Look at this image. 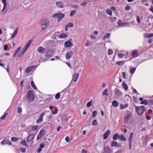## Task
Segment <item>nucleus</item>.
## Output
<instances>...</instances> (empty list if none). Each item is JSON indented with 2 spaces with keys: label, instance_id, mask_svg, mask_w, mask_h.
<instances>
[{
  "label": "nucleus",
  "instance_id": "obj_1",
  "mask_svg": "<svg viewBox=\"0 0 153 153\" xmlns=\"http://www.w3.org/2000/svg\"><path fill=\"white\" fill-rule=\"evenodd\" d=\"M26 98L28 101L30 102L33 101L35 98V96L33 91L32 90L28 91L26 95Z\"/></svg>",
  "mask_w": 153,
  "mask_h": 153
},
{
  "label": "nucleus",
  "instance_id": "obj_2",
  "mask_svg": "<svg viewBox=\"0 0 153 153\" xmlns=\"http://www.w3.org/2000/svg\"><path fill=\"white\" fill-rule=\"evenodd\" d=\"M135 109L138 115H141L144 112L146 111L145 107L143 105L136 106L135 108Z\"/></svg>",
  "mask_w": 153,
  "mask_h": 153
},
{
  "label": "nucleus",
  "instance_id": "obj_3",
  "mask_svg": "<svg viewBox=\"0 0 153 153\" xmlns=\"http://www.w3.org/2000/svg\"><path fill=\"white\" fill-rule=\"evenodd\" d=\"M131 113L128 111L126 112V113L124 116V123L125 124H127L129 120L132 117Z\"/></svg>",
  "mask_w": 153,
  "mask_h": 153
},
{
  "label": "nucleus",
  "instance_id": "obj_4",
  "mask_svg": "<svg viewBox=\"0 0 153 153\" xmlns=\"http://www.w3.org/2000/svg\"><path fill=\"white\" fill-rule=\"evenodd\" d=\"M65 16L64 14H62L61 13H55L53 15L52 17L54 18H57L58 21L59 22Z\"/></svg>",
  "mask_w": 153,
  "mask_h": 153
},
{
  "label": "nucleus",
  "instance_id": "obj_5",
  "mask_svg": "<svg viewBox=\"0 0 153 153\" xmlns=\"http://www.w3.org/2000/svg\"><path fill=\"white\" fill-rule=\"evenodd\" d=\"M49 21L48 20H46L44 21H42L41 22V29L44 30L46 27L48 25Z\"/></svg>",
  "mask_w": 153,
  "mask_h": 153
},
{
  "label": "nucleus",
  "instance_id": "obj_6",
  "mask_svg": "<svg viewBox=\"0 0 153 153\" xmlns=\"http://www.w3.org/2000/svg\"><path fill=\"white\" fill-rule=\"evenodd\" d=\"M45 134V131L44 129L41 130L39 132L37 137V140H39Z\"/></svg>",
  "mask_w": 153,
  "mask_h": 153
},
{
  "label": "nucleus",
  "instance_id": "obj_7",
  "mask_svg": "<svg viewBox=\"0 0 153 153\" xmlns=\"http://www.w3.org/2000/svg\"><path fill=\"white\" fill-rule=\"evenodd\" d=\"M37 51L39 53L44 54L46 51V49L41 46H39L37 48Z\"/></svg>",
  "mask_w": 153,
  "mask_h": 153
},
{
  "label": "nucleus",
  "instance_id": "obj_8",
  "mask_svg": "<svg viewBox=\"0 0 153 153\" xmlns=\"http://www.w3.org/2000/svg\"><path fill=\"white\" fill-rule=\"evenodd\" d=\"M45 113L44 112H42L40 115L39 118L36 121V123L38 124L41 123L43 121V117L44 116Z\"/></svg>",
  "mask_w": 153,
  "mask_h": 153
},
{
  "label": "nucleus",
  "instance_id": "obj_9",
  "mask_svg": "<svg viewBox=\"0 0 153 153\" xmlns=\"http://www.w3.org/2000/svg\"><path fill=\"white\" fill-rule=\"evenodd\" d=\"M73 52L71 51L67 52L65 55L66 59H68L71 58L73 55Z\"/></svg>",
  "mask_w": 153,
  "mask_h": 153
},
{
  "label": "nucleus",
  "instance_id": "obj_10",
  "mask_svg": "<svg viewBox=\"0 0 153 153\" xmlns=\"http://www.w3.org/2000/svg\"><path fill=\"white\" fill-rule=\"evenodd\" d=\"M79 76V74L78 73L74 74L73 75L72 81L76 82L78 80Z\"/></svg>",
  "mask_w": 153,
  "mask_h": 153
},
{
  "label": "nucleus",
  "instance_id": "obj_11",
  "mask_svg": "<svg viewBox=\"0 0 153 153\" xmlns=\"http://www.w3.org/2000/svg\"><path fill=\"white\" fill-rule=\"evenodd\" d=\"M53 53L51 50H48L46 51L45 56L47 57H50L53 55Z\"/></svg>",
  "mask_w": 153,
  "mask_h": 153
},
{
  "label": "nucleus",
  "instance_id": "obj_12",
  "mask_svg": "<svg viewBox=\"0 0 153 153\" xmlns=\"http://www.w3.org/2000/svg\"><path fill=\"white\" fill-rule=\"evenodd\" d=\"M32 42V41L31 40H30L25 45L24 47L23 48V49H25V51H26L27 49H28L30 45L31 44Z\"/></svg>",
  "mask_w": 153,
  "mask_h": 153
},
{
  "label": "nucleus",
  "instance_id": "obj_13",
  "mask_svg": "<svg viewBox=\"0 0 153 153\" xmlns=\"http://www.w3.org/2000/svg\"><path fill=\"white\" fill-rule=\"evenodd\" d=\"M64 45L66 47L69 48L72 46V43L71 42L68 41L65 42Z\"/></svg>",
  "mask_w": 153,
  "mask_h": 153
},
{
  "label": "nucleus",
  "instance_id": "obj_14",
  "mask_svg": "<svg viewBox=\"0 0 153 153\" xmlns=\"http://www.w3.org/2000/svg\"><path fill=\"white\" fill-rule=\"evenodd\" d=\"M131 56L134 57L138 56V51L137 50H135L132 51Z\"/></svg>",
  "mask_w": 153,
  "mask_h": 153
},
{
  "label": "nucleus",
  "instance_id": "obj_15",
  "mask_svg": "<svg viewBox=\"0 0 153 153\" xmlns=\"http://www.w3.org/2000/svg\"><path fill=\"white\" fill-rule=\"evenodd\" d=\"M33 67V66H31L25 69L26 72L27 73H30L32 70Z\"/></svg>",
  "mask_w": 153,
  "mask_h": 153
},
{
  "label": "nucleus",
  "instance_id": "obj_16",
  "mask_svg": "<svg viewBox=\"0 0 153 153\" xmlns=\"http://www.w3.org/2000/svg\"><path fill=\"white\" fill-rule=\"evenodd\" d=\"M128 106V103H126L124 104H120V108L121 109H123L127 107Z\"/></svg>",
  "mask_w": 153,
  "mask_h": 153
},
{
  "label": "nucleus",
  "instance_id": "obj_17",
  "mask_svg": "<svg viewBox=\"0 0 153 153\" xmlns=\"http://www.w3.org/2000/svg\"><path fill=\"white\" fill-rule=\"evenodd\" d=\"M34 137L33 134H31L27 138V140L28 142L31 141Z\"/></svg>",
  "mask_w": 153,
  "mask_h": 153
},
{
  "label": "nucleus",
  "instance_id": "obj_18",
  "mask_svg": "<svg viewBox=\"0 0 153 153\" xmlns=\"http://www.w3.org/2000/svg\"><path fill=\"white\" fill-rule=\"evenodd\" d=\"M18 27H17L15 30H14L13 32L12 35L11 36V38H14L17 34L18 31Z\"/></svg>",
  "mask_w": 153,
  "mask_h": 153
},
{
  "label": "nucleus",
  "instance_id": "obj_19",
  "mask_svg": "<svg viewBox=\"0 0 153 153\" xmlns=\"http://www.w3.org/2000/svg\"><path fill=\"white\" fill-rule=\"evenodd\" d=\"M68 36L65 33H62L60 35L58 36V37L59 38L64 39L66 38Z\"/></svg>",
  "mask_w": 153,
  "mask_h": 153
},
{
  "label": "nucleus",
  "instance_id": "obj_20",
  "mask_svg": "<svg viewBox=\"0 0 153 153\" xmlns=\"http://www.w3.org/2000/svg\"><path fill=\"white\" fill-rule=\"evenodd\" d=\"M56 5L59 7L62 8L63 7V4L61 1L57 2L56 3Z\"/></svg>",
  "mask_w": 153,
  "mask_h": 153
},
{
  "label": "nucleus",
  "instance_id": "obj_21",
  "mask_svg": "<svg viewBox=\"0 0 153 153\" xmlns=\"http://www.w3.org/2000/svg\"><path fill=\"white\" fill-rule=\"evenodd\" d=\"M111 146L115 147L117 146L118 145V143L116 141H113L111 142Z\"/></svg>",
  "mask_w": 153,
  "mask_h": 153
},
{
  "label": "nucleus",
  "instance_id": "obj_22",
  "mask_svg": "<svg viewBox=\"0 0 153 153\" xmlns=\"http://www.w3.org/2000/svg\"><path fill=\"white\" fill-rule=\"evenodd\" d=\"M119 139L121 141L123 140L126 141V139L125 137L123 135V134H121L120 135Z\"/></svg>",
  "mask_w": 153,
  "mask_h": 153
},
{
  "label": "nucleus",
  "instance_id": "obj_23",
  "mask_svg": "<svg viewBox=\"0 0 153 153\" xmlns=\"http://www.w3.org/2000/svg\"><path fill=\"white\" fill-rule=\"evenodd\" d=\"M134 134L133 133H131L130 135V136L128 140L129 143H131L132 140L133 138Z\"/></svg>",
  "mask_w": 153,
  "mask_h": 153
},
{
  "label": "nucleus",
  "instance_id": "obj_24",
  "mask_svg": "<svg viewBox=\"0 0 153 153\" xmlns=\"http://www.w3.org/2000/svg\"><path fill=\"white\" fill-rule=\"evenodd\" d=\"M122 86L126 91H127L128 90V86L124 81H123V82Z\"/></svg>",
  "mask_w": 153,
  "mask_h": 153
},
{
  "label": "nucleus",
  "instance_id": "obj_25",
  "mask_svg": "<svg viewBox=\"0 0 153 153\" xmlns=\"http://www.w3.org/2000/svg\"><path fill=\"white\" fill-rule=\"evenodd\" d=\"M93 102V100H91L90 101L88 102L86 104V107L87 108H89L91 107L92 105V102Z\"/></svg>",
  "mask_w": 153,
  "mask_h": 153
},
{
  "label": "nucleus",
  "instance_id": "obj_26",
  "mask_svg": "<svg viewBox=\"0 0 153 153\" xmlns=\"http://www.w3.org/2000/svg\"><path fill=\"white\" fill-rule=\"evenodd\" d=\"M120 135L118 134H115L113 137V139L115 140H117L119 137Z\"/></svg>",
  "mask_w": 153,
  "mask_h": 153
},
{
  "label": "nucleus",
  "instance_id": "obj_27",
  "mask_svg": "<svg viewBox=\"0 0 153 153\" xmlns=\"http://www.w3.org/2000/svg\"><path fill=\"white\" fill-rule=\"evenodd\" d=\"M112 151L108 147H106V153H112Z\"/></svg>",
  "mask_w": 153,
  "mask_h": 153
},
{
  "label": "nucleus",
  "instance_id": "obj_28",
  "mask_svg": "<svg viewBox=\"0 0 153 153\" xmlns=\"http://www.w3.org/2000/svg\"><path fill=\"white\" fill-rule=\"evenodd\" d=\"M112 105L115 107L117 106L118 105V102L116 100H114L112 102Z\"/></svg>",
  "mask_w": 153,
  "mask_h": 153
},
{
  "label": "nucleus",
  "instance_id": "obj_29",
  "mask_svg": "<svg viewBox=\"0 0 153 153\" xmlns=\"http://www.w3.org/2000/svg\"><path fill=\"white\" fill-rule=\"evenodd\" d=\"M140 103L141 104H144L145 105H147L148 103V101L146 100H144L141 101Z\"/></svg>",
  "mask_w": 153,
  "mask_h": 153
},
{
  "label": "nucleus",
  "instance_id": "obj_30",
  "mask_svg": "<svg viewBox=\"0 0 153 153\" xmlns=\"http://www.w3.org/2000/svg\"><path fill=\"white\" fill-rule=\"evenodd\" d=\"M117 17H110L109 18V21L111 22H113L116 20Z\"/></svg>",
  "mask_w": 153,
  "mask_h": 153
},
{
  "label": "nucleus",
  "instance_id": "obj_31",
  "mask_svg": "<svg viewBox=\"0 0 153 153\" xmlns=\"http://www.w3.org/2000/svg\"><path fill=\"white\" fill-rule=\"evenodd\" d=\"M7 114L8 113H7L5 112L4 113L3 115L1 117V119L3 120L5 119L6 117L7 116Z\"/></svg>",
  "mask_w": 153,
  "mask_h": 153
},
{
  "label": "nucleus",
  "instance_id": "obj_32",
  "mask_svg": "<svg viewBox=\"0 0 153 153\" xmlns=\"http://www.w3.org/2000/svg\"><path fill=\"white\" fill-rule=\"evenodd\" d=\"M7 139H4L1 142V144L2 145H4L7 144Z\"/></svg>",
  "mask_w": 153,
  "mask_h": 153
},
{
  "label": "nucleus",
  "instance_id": "obj_33",
  "mask_svg": "<svg viewBox=\"0 0 153 153\" xmlns=\"http://www.w3.org/2000/svg\"><path fill=\"white\" fill-rule=\"evenodd\" d=\"M19 140V138L17 137H13L11 138V140L13 142L17 141Z\"/></svg>",
  "mask_w": 153,
  "mask_h": 153
},
{
  "label": "nucleus",
  "instance_id": "obj_34",
  "mask_svg": "<svg viewBox=\"0 0 153 153\" xmlns=\"http://www.w3.org/2000/svg\"><path fill=\"white\" fill-rule=\"evenodd\" d=\"M21 144L24 145V146L27 147L28 146L26 143V142L25 140H22L21 143Z\"/></svg>",
  "mask_w": 153,
  "mask_h": 153
},
{
  "label": "nucleus",
  "instance_id": "obj_35",
  "mask_svg": "<svg viewBox=\"0 0 153 153\" xmlns=\"http://www.w3.org/2000/svg\"><path fill=\"white\" fill-rule=\"evenodd\" d=\"M31 85L32 87V88L34 89H37V88L35 86L34 82L33 81H32L31 82Z\"/></svg>",
  "mask_w": 153,
  "mask_h": 153
},
{
  "label": "nucleus",
  "instance_id": "obj_36",
  "mask_svg": "<svg viewBox=\"0 0 153 153\" xmlns=\"http://www.w3.org/2000/svg\"><path fill=\"white\" fill-rule=\"evenodd\" d=\"M60 94L59 92L57 93L55 95V98L56 99H58L60 97Z\"/></svg>",
  "mask_w": 153,
  "mask_h": 153
},
{
  "label": "nucleus",
  "instance_id": "obj_37",
  "mask_svg": "<svg viewBox=\"0 0 153 153\" xmlns=\"http://www.w3.org/2000/svg\"><path fill=\"white\" fill-rule=\"evenodd\" d=\"M148 104L149 105H153V99H150L148 101Z\"/></svg>",
  "mask_w": 153,
  "mask_h": 153
},
{
  "label": "nucleus",
  "instance_id": "obj_38",
  "mask_svg": "<svg viewBox=\"0 0 153 153\" xmlns=\"http://www.w3.org/2000/svg\"><path fill=\"white\" fill-rule=\"evenodd\" d=\"M106 13L108 14L110 16H111L112 14V12L111 10L110 9H107V10Z\"/></svg>",
  "mask_w": 153,
  "mask_h": 153
},
{
  "label": "nucleus",
  "instance_id": "obj_39",
  "mask_svg": "<svg viewBox=\"0 0 153 153\" xmlns=\"http://www.w3.org/2000/svg\"><path fill=\"white\" fill-rule=\"evenodd\" d=\"M111 131L108 130L106 131V139L110 135Z\"/></svg>",
  "mask_w": 153,
  "mask_h": 153
},
{
  "label": "nucleus",
  "instance_id": "obj_40",
  "mask_svg": "<svg viewBox=\"0 0 153 153\" xmlns=\"http://www.w3.org/2000/svg\"><path fill=\"white\" fill-rule=\"evenodd\" d=\"M76 10H74L71 12L70 13V16H73L76 13Z\"/></svg>",
  "mask_w": 153,
  "mask_h": 153
},
{
  "label": "nucleus",
  "instance_id": "obj_41",
  "mask_svg": "<svg viewBox=\"0 0 153 153\" xmlns=\"http://www.w3.org/2000/svg\"><path fill=\"white\" fill-rule=\"evenodd\" d=\"M98 124V122L96 120H94L92 122V125L94 126H96Z\"/></svg>",
  "mask_w": 153,
  "mask_h": 153
},
{
  "label": "nucleus",
  "instance_id": "obj_42",
  "mask_svg": "<svg viewBox=\"0 0 153 153\" xmlns=\"http://www.w3.org/2000/svg\"><path fill=\"white\" fill-rule=\"evenodd\" d=\"M115 94L118 95L120 96L122 94V93L120 91L117 90L115 92Z\"/></svg>",
  "mask_w": 153,
  "mask_h": 153
},
{
  "label": "nucleus",
  "instance_id": "obj_43",
  "mask_svg": "<svg viewBox=\"0 0 153 153\" xmlns=\"http://www.w3.org/2000/svg\"><path fill=\"white\" fill-rule=\"evenodd\" d=\"M92 43V42L90 41L89 40H87V41L86 43H85V46H88L90 45Z\"/></svg>",
  "mask_w": 153,
  "mask_h": 153
},
{
  "label": "nucleus",
  "instance_id": "obj_44",
  "mask_svg": "<svg viewBox=\"0 0 153 153\" xmlns=\"http://www.w3.org/2000/svg\"><path fill=\"white\" fill-rule=\"evenodd\" d=\"M116 64H117L118 65L120 66L123 65L124 64V62L123 61H119L118 62H117Z\"/></svg>",
  "mask_w": 153,
  "mask_h": 153
},
{
  "label": "nucleus",
  "instance_id": "obj_45",
  "mask_svg": "<svg viewBox=\"0 0 153 153\" xmlns=\"http://www.w3.org/2000/svg\"><path fill=\"white\" fill-rule=\"evenodd\" d=\"M97 112L96 111H94L92 112V117H94L95 116H96L97 115Z\"/></svg>",
  "mask_w": 153,
  "mask_h": 153
},
{
  "label": "nucleus",
  "instance_id": "obj_46",
  "mask_svg": "<svg viewBox=\"0 0 153 153\" xmlns=\"http://www.w3.org/2000/svg\"><path fill=\"white\" fill-rule=\"evenodd\" d=\"M136 70V68H133L130 69V72L131 74H134Z\"/></svg>",
  "mask_w": 153,
  "mask_h": 153
},
{
  "label": "nucleus",
  "instance_id": "obj_47",
  "mask_svg": "<svg viewBox=\"0 0 153 153\" xmlns=\"http://www.w3.org/2000/svg\"><path fill=\"white\" fill-rule=\"evenodd\" d=\"M113 53V51L111 49H109L108 51V55L112 54Z\"/></svg>",
  "mask_w": 153,
  "mask_h": 153
},
{
  "label": "nucleus",
  "instance_id": "obj_48",
  "mask_svg": "<svg viewBox=\"0 0 153 153\" xmlns=\"http://www.w3.org/2000/svg\"><path fill=\"white\" fill-rule=\"evenodd\" d=\"M137 22L139 24L140 23L141 21H140V17H139V16H137Z\"/></svg>",
  "mask_w": 153,
  "mask_h": 153
},
{
  "label": "nucleus",
  "instance_id": "obj_49",
  "mask_svg": "<svg viewBox=\"0 0 153 153\" xmlns=\"http://www.w3.org/2000/svg\"><path fill=\"white\" fill-rule=\"evenodd\" d=\"M26 150V148L25 147L21 148L20 149V151L23 152H24Z\"/></svg>",
  "mask_w": 153,
  "mask_h": 153
},
{
  "label": "nucleus",
  "instance_id": "obj_50",
  "mask_svg": "<svg viewBox=\"0 0 153 153\" xmlns=\"http://www.w3.org/2000/svg\"><path fill=\"white\" fill-rule=\"evenodd\" d=\"M124 56V55L122 53H119L118 54V56L119 57L122 58Z\"/></svg>",
  "mask_w": 153,
  "mask_h": 153
},
{
  "label": "nucleus",
  "instance_id": "obj_51",
  "mask_svg": "<svg viewBox=\"0 0 153 153\" xmlns=\"http://www.w3.org/2000/svg\"><path fill=\"white\" fill-rule=\"evenodd\" d=\"M66 25H67L68 27H73V24L72 23H70Z\"/></svg>",
  "mask_w": 153,
  "mask_h": 153
},
{
  "label": "nucleus",
  "instance_id": "obj_52",
  "mask_svg": "<svg viewBox=\"0 0 153 153\" xmlns=\"http://www.w3.org/2000/svg\"><path fill=\"white\" fill-rule=\"evenodd\" d=\"M22 111V108L20 107H18L17 108V112L18 113H21Z\"/></svg>",
  "mask_w": 153,
  "mask_h": 153
},
{
  "label": "nucleus",
  "instance_id": "obj_53",
  "mask_svg": "<svg viewBox=\"0 0 153 153\" xmlns=\"http://www.w3.org/2000/svg\"><path fill=\"white\" fill-rule=\"evenodd\" d=\"M37 126H33L32 127V129L33 130L36 131L37 129Z\"/></svg>",
  "mask_w": 153,
  "mask_h": 153
},
{
  "label": "nucleus",
  "instance_id": "obj_54",
  "mask_svg": "<svg viewBox=\"0 0 153 153\" xmlns=\"http://www.w3.org/2000/svg\"><path fill=\"white\" fill-rule=\"evenodd\" d=\"M130 8H131V7H130V6H129V5H127L126 6V8H125V9H126V10H130Z\"/></svg>",
  "mask_w": 153,
  "mask_h": 153
},
{
  "label": "nucleus",
  "instance_id": "obj_55",
  "mask_svg": "<svg viewBox=\"0 0 153 153\" xmlns=\"http://www.w3.org/2000/svg\"><path fill=\"white\" fill-rule=\"evenodd\" d=\"M8 48V45H5L4 46V49L5 51L7 50Z\"/></svg>",
  "mask_w": 153,
  "mask_h": 153
},
{
  "label": "nucleus",
  "instance_id": "obj_56",
  "mask_svg": "<svg viewBox=\"0 0 153 153\" xmlns=\"http://www.w3.org/2000/svg\"><path fill=\"white\" fill-rule=\"evenodd\" d=\"M87 3L86 2H83L81 4V5L83 6H85L87 5Z\"/></svg>",
  "mask_w": 153,
  "mask_h": 153
},
{
  "label": "nucleus",
  "instance_id": "obj_57",
  "mask_svg": "<svg viewBox=\"0 0 153 153\" xmlns=\"http://www.w3.org/2000/svg\"><path fill=\"white\" fill-rule=\"evenodd\" d=\"M58 111V109L57 108H55L53 111V114H56Z\"/></svg>",
  "mask_w": 153,
  "mask_h": 153
},
{
  "label": "nucleus",
  "instance_id": "obj_58",
  "mask_svg": "<svg viewBox=\"0 0 153 153\" xmlns=\"http://www.w3.org/2000/svg\"><path fill=\"white\" fill-rule=\"evenodd\" d=\"M122 21L120 19H119V20L118 22V24L119 25H121L122 24Z\"/></svg>",
  "mask_w": 153,
  "mask_h": 153
},
{
  "label": "nucleus",
  "instance_id": "obj_59",
  "mask_svg": "<svg viewBox=\"0 0 153 153\" xmlns=\"http://www.w3.org/2000/svg\"><path fill=\"white\" fill-rule=\"evenodd\" d=\"M65 140L67 142H69V137L68 136L66 137L65 138Z\"/></svg>",
  "mask_w": 153,
  "mask_h": 153
},
{
  "label": "nucleus",
  "instance_id": "obj_60",
  "mask_svg": "<svg viewBox=\"0 0 153 153\" xmlns=\"http://www.w3.org/2000/svg\"><path fill=\"white\" fill-rule=\"evenodd\" d=\"M90 37L91 39H96V36L93 35H91V36Z\"/></svg>",
  "mask_w": 153,
  "mask_h": 153
},
{
  "label": "nucleus",
  "instance_id": "obj_61",
  "mask_svg": "<svg viewBox=\"0 0 153 153\" xmlns=\"http://www.w3.org/2000/svg\"><path fill=\"white\" fill-rule=\"evenodd\" d=\"M40 147L41 148H43L45 147L43 143H41L39 145Z\"/></svg>",
  "mask_w": 153,
  "mask_h": 153
},
{
  "label": "nucleus",
  "instance_id": "obj_62",
  "mask_svg": "<svg viewBox=\"0 0 153 153\" xmlns=\"http://www.w3.org/2000/svg\"><path fill=\"white\" fill-rule=\"evenodd\" d=\"M110 34L109 33H107L106 34V38H108L110 37Z\"/></svg>",
  "mask_w": 153,
  "mask_h": 153
},
{
  "label": "nucleus",
  "instance_id": "obj_63",
  "mask_svg": "<svg viewBox=\"0 0 153 153\" xmlns=\"http://www.w3.org/2000/svg\"><path fill=\"white\" fill-rule=\"evenodd\" d=\"M87 151L85 149H83L82 150V153H87Z\"/></svg>",
  "mask_w": 153,
  "mask_h": 153
},
{
  "label": "nucleus",
  "instance_id": "obj_64",
  "mask_svg": "<svg viewBox=\"0 0 153 153\" xmlns=\"http://www.w3.org/2000/svg\"><path fill=\"white\" fill-rule=\"evenodd\" d=\"M111 9L113 11H115L116 10V8L115 7L112 6L111 7Z\"/></svg>",
  "mask_w": 153,
  "mask_h": 153
}]
</instances>
